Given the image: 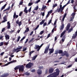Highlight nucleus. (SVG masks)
Here are the masks:
<instances>
[{
	"label": "nucleus",
	"mask_w": 77,
	"mask_h": 77,
	"mask_svg": "<svg viewBox=\"0 0 77 77\" xmlns=\"http://www.w3.org/2000/svg\"><path fill=\"white\" fill-rule=\"evenodd\" d=\"M56 71V72L50 74L47 77H57V76H58L59 75L60 71H59V69H57Z\"/></svg>",
	"instance_id": "f03ea898"
},
{
	"label": "nucleus",
	"mask_w": 77,
	"mask_h": 77,
	"mask_svg": "<svg viewBox=\"0 0 77 77\" xmlns=\"http://www.w3.org/2000/svg\"><path fill=\"white\" fill-rule=\"evenodd\" d=\"M49 51H50L49 53L48 54L50 55L52 53H53L54 52V49L53 48L49 49Z\"/></svg>",
	"instance_id": "2eb2a0df"
},
{
	"label": "nucleus",
	"mask_w": 77,
	"mask_h": 77,
	"mask_svg": "<svg viewBox=\"0 0 77 77\" xmlns=\"http://www.w3.org/2000/svg\"><path fill=\"white\" fill-rule=\"evenodd\" d=\"M46 8H47V6H46L43 5L42 9L43 11V10H44Z\"/></svg>",
	"instance_id": "bb28decb"
},
{
	"label": "nucleus",
	"mask_w": 77,
	"mask_h": 77,
	"mask_svg": "<svg viewBox=\"0 0 77 77\" xmlns=\"http://www.w3.org/2000/svg\"><path fill=\"white\" fill-rule=\"evenodd\" d=\"M35 52V51H32L29 52V55L30 56H31L32 54V53H33Z\"/></svg>",
	"instance_id": "cd10ccee"
},
{
	"label": "nucleus",
	"mask_w": 77,
	"mask_h": 77,
	"mask_svg": "<svg viewBox=\"0 0 77 77\" xmlns=\"http://www.w3.org/2000/svg\"><path fill=\"white\" fill-rule=\"evenodd\" d=\"M3 45V42H1L0 43V47H1V46H2Z\"/></svg>",
	"instance_id": "09e8293b"
},
{
	"label": "nucleus",
	"mask_w": 77,
	"mask_h": 77,
	"mask_svg": "<svg viewBox=\"0 0 77 77\" xmlns=\"http://www.w3.org/2000/svg\"><path fill=\"white\" fill-rule=\"evenodd\" d=\"M65 32H66V30H64L60 36V38H62V36L64 35V34L65 33Z\"/></svg>",
	"instance_id": "6ab92c4d"
},
{
	"label": "nucleus",
	"mask_w": 77,
	"mask_h": 77,
	"mask_svg": "<svg viewBox=\"0 0 77 77\" xmlns=\"http://www.w3.org/2000/svg\"><path fill=\"white\" fill-rule=\"evenodd\" d=\"M50 44L48 45V46H47L45 50L44 53L45 54H47L48 52V50L50 48Z\"/></svg>",
	"instance_id": "6e6552de"
},
{
	"label": "nucleus",
	"mask_w": 77,
	"mask_h": 77,
	"mask_svg": "<svg viewBox=\"0 0 77 77\" xmlns=\"http://www.w3.org/2000/svg\"><path fill=\"white\" fill-rule=\"evenodd\" d=\"M70 27H71V23H69L67 24L66 27V31H68V33H71V32L73 30V28L72 27L69 29V28H70Z\"/></svg>",
	"instance_id": "7ed1b4c3"
},
{
	"label": "nucleus",
	"mask_w": 77,
	"mask_h": 77,
	"mask_svg": "<svg viewBox=\"0 0 77 77\" xmlns=\"http://www.w3.org/2000/svg\"><path fill=\"white\" fill-rule=\"evenodd\" d=\"M35 39L34 38H31V39L28 42V43H29V44L31 43V42H32L33 41V39Z\"/></svg>",
	"instance_id": "a878e982"
},
{
	"label": "nucleus",
	"mask_w": 77,
	"mask_h": 77,
	"mask_svg": "<svg viewBox=\"0 0 77 77\" xmlns=\"http://www.w3.org/2000/svg\"><path fill=\"white\" fill-rule=\"evenodd\" d=\"M14 69V70H17V69H19V65L15 67Z\"/></svg>",
	"instance_id": "c756f323"
},
{
	"label": "nucleus",
	"mask_w": 77,
	"mask_h": 77,
	"mask_svg": "<svg viewBox=\"0 0 77 77\" xmlns=\"http://www.w3.org/2000/svg\"><path fill=\"white\" fill-rule=\"evenodd\" d=\"M37 73L38 75H41L42 74V70L40 69H38L37 70Z\"/></svg>",
	"instance_id": "dca6fc26"
},
{
	"label": "nucleus",
	"mask_w": 77,
	"mask_h": 77,
	"mask_svg": "<svg viewBox=\"0 0 77 77\" xmlns=\"http://www.w3.org/2000/svg\"><path fill=\"white\" fill-rule=\"evenodd\" d=\"M45 20H43L41 22H40V25H42V24H43L44 23V22H45Z\"/></svg>",
	"instance_id": "b1692460"
},
{
	"label": "nucleus",
	"mask_w": 77,
	"mask_h": 77,
	"mask_svg": "<svg viewBox=\"0 0 77 77\" xmlns=\"http://www.w3.org/2000/svg\"><path fill=\"white\" fill-rule=\"evenodd\" d=\"M74 2V0H71V3H73Z\"/></svg>",
	"instance_id": "774afa93"
},
{
	"label": "nucleus",
	"mask_w": 77,
	"mask_h": 77,
	"mask_svg": "<svg viewBox=\"0 0 77 77\" xmlns=\"http://www.w3.org/2000/svg\"><path fill=\"white\" fill-rule=\"evenodd\" d=\"M4 53H5V52H2L0 54V56H3V54H4Z\"/></svg>",
	"instance_id": "79ce46f5"
},
{
	"label": "nucleus",
	"mask_w": 77,
	"mask_h": 77,
	"mask_svg": "<svg viewBox=\"0 0 77 77\" xmlns=\"http://www.w3.org/2000/svg\"><path fill=\"white\" fill-rule=\"evenodd\" d=\"M52 11H53V10H51L50 11H49L48 12V14H51V13H52Z\"/></svg>",
	"instance_id": "a18cd8bd"
},
{
	"label": "nucleus",
	"mask_w": 77,
	"mask_h": 77,
	"mask_svg": "<svg viewBox=\"0 0 77 77\" xmlns=\"http://www.w3.org/2000/svg\"><path fill=\"white\" fill-rule=\"evenodd\" d=\"M33 63H29L26 66V68H32V66L33 65Z\"/></svg>",
	"instance_id": "1a4fd4ad"
},
{
	"label": "nucleus",
	"mask_w": 77,
	"mask_h": 77,
	"mask_svg": "<svg viewBox=\"0 0 77 77\" xmlns=\"http://www.w3.org/2000/svg\"><path fill=\"white\" fill-rule=\"evenodd\" d=\"M5 37L6 40H8V39H9V35H6L5 36Z\"/></svg>",
	"instance_id": "412c9836"
},
{
	"label": "nucleus",
	"mask_w": 77,
	"mask_h": 77,
	"mask_svg": "<svg viewBox=\"0 0 77 77\" xmlns=\"http://www.w3.org/2000/svg\"><path fill=\"white\" fill-rule=\"evenodd\" d=\"M21 49H22V47H20V48H17L16 50H20Z\"/></svg>",
	"instance_id": "72a5a7b5"
},
{
	"label": "nucleus",
	"mask_w": 77,
	"mask_h": 77,
	"mask_svg": "<svg viewBox=\"0 0 77 77\" xmlns=\"http://www.w3.org/2000/svg\"><path fill=\"white\" fill-rule=\"evenodd\" d=\"M8 44H9V43L8 42H5L4 43V44L5 45H8Z\"/></svg>",
	"instance_id": "4d7b16f0"
},
{
	"label": "nucleus",
	"mask_w": 77,
	"mask_h": 77,
	"mask_svg": "<svg viewBox=\"0 0 77 77\" xmlns=\"http://www.w3.org/2000/svg\"><path fill=\"white\" fill-rule=\"evenodd\" d=\"M58 53L59 54H60L61 56H62L63 57V56H66V57H68L69 56V54L68 52V51H65L63 52V51L62 50H59Z\"/></svg>",
	"instance_id": "f257e3e1"
},
{
	"label": "nucleus",
	"mask_w": 77,
	"mask_h": 77,
	"mask_svg": "<svg viewBox=\"0 0 77 77\" xmlns=\"http://www.w3.org/2000/svg\"><path fill=\"white\" fill-rule=\"evenodd\" d=\"M62 10V8H60L59 9L57 8L56 10H55L54 12V13H56L57 12H62V11H61Z\"/></svg>",
	"instance_id": "9b49d317"
},
{
	"label": "nucleus",
	"mask_w": 77,
	"mask_h": 77,
	"mask_svg": "<svg viewBox=\"0 0 77 77\" xmlns=\"http://www.w3.org/2000/svg\"><path fill=\"white\" fill-rule=\"evenodd\" d=\"M77 34L75 33V34H73V35L72 36V39H75L76 37H77Z\"/></svg>",
	"instance_id": "aec40b11"
},
{
	"label": "nucleus",
	"mask_w": 77,
	"mask_h": 77,
	"mask_svg": "<svg viewBox=\"0 0 77 77\" xmlns=\"http://www.w3.org/2000/svg\"><path fill=\"white\" fill-rule=\"evenodd\" d=\"M23 1H21L19 4V5H23Z\"/></svg>",
	"instance_id": "58836bf2"
},
{
	"label": "nucleus",
	"mask_w": 77,
	"mask_h": 77,
	"mask_svg": "<svg viewBox=\"0 0 77 77\" xmlns=\"http://www.w3.org/2000/svg\"><path fill=\"white\" fill-rule=\"evenodd\" d=\"M67 6V5L66 4L62 7V10L61 11V12H62V11H63V10L64 9V8H65V7H66V6Z\"/></svg>",
	"instance_id": "c85d7f7f"
},
{
	"label": "nucleus",
	"mask_w": 77,
	"mask_h": 77,
	"mask_svg": "<svg viewBox=\"0 0 77 77\" xmlns=\"http://www.w3.org/2000/svg\"><path fill=\"white\" fill-rule=\"evenodd\" d=\"M32 8V7H30L29 9L28 10V11L29 12H30L31 11V9Z\"/></svg>",
	"instance_id": "864d4df0"
},
{
	"label": "nucleus",
	"mask_w": 77,
	"mask_h": 77,
	"mask_svg": "<svg viewBox=\"0 0 77 77\" xmlns=\"http://www.w3.org/2000/svg\"><path fill=\"white\" fill-rule=\"evenodd\" d=\"M39 25H37V27L34 29L35 30H37V29H38L39 28Z\"/></svg>",
	"instance_id": "f704fd0d"
},
{
	"label": "nucleus",
	"mask_w": 77,
	"mask_h": 77,
	"mask_svg": "<svg viewBox=\"0 0 77 77\" xmlns=\"http://www.w3.org/2000/svg\"><path fill=\"white\" fill-rule=\"evenodd\" d=\"M37 56H38V55H36L35 56H34L32 59V60H35L36 59V58L37 57Z\"/></svg>",
	"instance_id": "4be33fe9"
},
{
	"label": "nucleus",
	"mask_w": 77,
	"mask_h": 77,
	"mask_svg": "<svg viewBox=\"0 0 77 77\" xmlns=\"http://www.w3.org/2000/svg\"><path fill=\"white\" fill-rule=\"evenodd\" d=\"M5 29H5V28H3L2 30V32H4L5 30Z\"/></svg>",
	"instance_id": "de8ad7c7"
},
{
	"label": "nucleus",
	"mask_w": 77,
	"mask_h": 77,
	"mask_svg": "<svg viewBox=\"0 0 77 77\" xmlns=\"http://www.w3.org/2000/svg\"><path fill=\"white\" fill-rule=\"evenodd\" d=\"M17 62L16 60H14L8 63H7L6 64L4 65H3L1 66V67H3V66H7L8 65H9V64L11 63H14V62Z\"/></svg>",
	"instance_id": "423d86ee"
},
{
	"label": "nucleus",
	"mask_w": 77,
	"mask_h": 77,
	"mask_svg": "<svg viewBox=\"0 0 77 77\" xmlns=\"http://www.w3.org/2000/svg\"><path fill=\"white\" fill-rule=\"evenodd\" d=\"M17 51L16 49L14 48L13 50L12 51V52H13V53H15Z\"/></svg>",
	"instance_id": "e433bc0d"
},
{
	"label": "nucleus",
	"mask_w": 77,
	"mask_h": 77,
	"mask_svg": "<svg viewBox=\"0 0 77 77\" xmlns=\"http://www.w3.org/2000/svg\"><path fill=\"white\" fill-rule=\"evenodd\" d=\"M33 31H32V32H31L30 34V36L32 35L33 34Z\"/></svg>",
	"instance_id": "0e129e2a"
},
{
	"label": "nucleus",
	"mask_w": 77,
	"mask_h": 77,
	"mask_svg": "<svg viewBox=\"0 0 77 77\" xmlns=\"http://www.w3.org/2000/svg\"><path fill=\"white\" fill-rule=\"evenodd\" d=\"M75 2V6H74L73 8L74 9V12L75 13H73L72 14V16H74L75 15V12H77V10H76V8H75V7L77 6V0H75V1H74Z\"/></svg>",
	"instance_id": "20e7f679"
},
{
	"label": "nucleus",
	"mask_w": 77,
	"mask_h": 77,
	"mask_svg": "<svg viewBox=\"0 0 77 77\" xmlns=\"http://www.w3.org/2000/svg\"><path fill=\"white\" fill-rule=\"evenodd\" d=\"M56 23H57V22L55 20L54 22V26H56Z\"/></svg>",
	"instance_id": "69168bd1"
},
{
	"label": "nucleus",
	"mask_w": 77,
	"mask_h": 77,
	"mask_svg": "<svg viewBox=\"0 0 77 77\" xmlns=\"http://www.w3.org/2000/svg\"><path fill=\"white\" fill-rule=\"evenodd\" d=\"M28 41H29V39H26V42H25V44H26V43H27V42H28Z\"/></svg>",
	"instance_id": "338daca9"
},
{
	"label": "nucleus",
	"mask_w": 77,
	"mask_h": 77,
	"mask_svg": "<svg viewBox=\"0 0 77 77\" xmlns=\"http://www.w3.org/2000/svg\"><path fill=\"white\" fill-rule=\"evenodd\" d=\"M9 73H5L1 75L0 77H8L7 76L9 75Z\"/></svg>",
	"instance_id": "ddd939ff"
},
{
	"label": "nucleus",
	"mask_w": 77,
	"mask_h": 77,
	"mask_svg": "<svg viewBox=\"0 0 77 77\" xmlns=\"http://www.w3.org/2000/svg\"><path fill=\"white\" fill-rule=\"evenodd\" d=\"M51 21H52V20H50L49 21L48 23V25H49V24H50L51 23Z\"/></svg>",
	"instance_id": "473e14b6"
},
{
	"label": "nucleus",
	"mask_w": 77,
	"mask_h": 77,
	"mask_svg": "<svg viewBox=\"0 0 77 77\" xmlns=\"http://www.w3.org/2000/svg\"><path fill=\"white\" fill-rule=\"evenodd\" d=\"M38 6H37L35 8V10H36V11H37V10L38 9Z\"/></svg>",
	"instance_id": "e2e57ef3"
},
{
	"label": "nucleus",
	"mask_w": 77,
	"mask_h": 77,
	"mask_svg": "<svg viewBox=\"0 0 77 77\" xmlns=\"http://www.w3.org/2000/svg\"><path fill=\"white\" fill-rule=\"evenodd\" d=\"M65 19L64 18H63L61 21V24L62 25L61 26V28L60 30H63V28H64V25L63 24V22L64 21V20Z\"/></svg>",
	"instance_id": "0eeeda50"
},
{
	"label": "nucleus",
	"mask_w": 77,
	"mask_h": 77,
	"mask_svg": "<svg viewBox=\"0 0 77 77\" xmlns=\"http://www.w3.org/2000/svg\"><path fill=\"white\" fill-rule=\"evenodd\" d=\"M26 50H27L26 48H25L24 49L23 48V51H26Z\"/></svg>",
	"instance_id": "680f3d73"
},
{
	"label": "nucleus",
	"mask_w": 77,
	"mask_h": 77,
	"mask_svg": "<svg viewBox=\"0 0 77 77\" xmlns=\"http://www.w3.org/2000/svg\"><path fill=\"white\" fill-rule=\"evenodd\" d=\"M7 29H9L11 28V24H10L9 22H7Z\"/></svg>",
	"instance_id": "f3484780"
},
{
	"label": "nucleus",
	"mask_w": 77,
	"mask_h": 77,
	"mask_svg": "<svg viewBox=\"0 0 77 77\" xmlns=\"http://www.w3.org/2000/svg\"><path fill=\"white\" fill-rule=\"evenodd\" d=\"M50 34H49L48 35V36L47 37V38H49V37H50Z\"/></svg>",
	"instance_id": "bf43d9fd"
},
{
	"label": "nucleus",
	"mask_w": 77,
	"mask_h": 77,
	"mask_svg": "<svg viewBox=\"0 0 77 77\" xmlns=\"http://www.w3.org/2000/svg\"><path fill=\"white\" fill-rule=\"evenodd\" d=\"M19 26H20L22 24V23L21 21H20V22H19L18 24Z\"/></svg>",
	"instance_id": "2f4dec72"
},
{
	"label": "nucleus",
	"mask_w": 77,
	"mask_h": 77,
	"mask_svg": "<svg viewBox=\"0 0 77 77\" xmlns=\"http://www.w3.org/2000/svg\"><path fill=\"white\" fill-rule=\"evenodd\" d=\"M23 11L25 12V14H27L28 13V11L27 10H24Z\"/></svg>",
	"instance_id": "3c124183"
},
{
	"label": "nucleus",
	"mask_w": 77,
	"mask_h": 77,
	"mask_svg": "<svg viewBox=\"0 0 77 77\" xmlns=\"http://www.w3.org/2000/svg\"><path fill=\"white\" fill-rule=\"evenodd\" d=\"M41 49V47H40L39 45H36L35 46L34 48V49H37V51H39V50Z\"/></svg>",
	"instance_id": "9d476101"
},
{
	"label": "nucleus",
	"mask_w": 77,
	"mask_h": 77,
	"mask_svg": "<svg viewBox=\"0 0 77 77\" xmlns=\"http://www.w3.org/2000/svg\"><path fill=\"white\" fill-rule=\"evenodd\" d=\"M48 73V69H46L45 71V74H47Z\"/></svg>",
	"instance_id": "c03bdc74"
},
{
	"label": "nucleus",
	"mask_w": 77,
	"mask_h": 77,
	"mask_svg": "<svg viewBox=\"0 0 77 77\" xmlns=\"http://www.w3.org/2000/svg\"><path fill=\"white\" fill-rule=\"evenodd\" d=\"M3 19L4 20L2 21V23H5L6 21H8L7 20V16L6 15L3 18Z\"/></svg>",
	"instance_id": "4468645a"
},
{
	"label": "nucleus",
	"mask_w": 77,
	"mask_h": 77,
	"mask_svg": "<svg viewBox=\"0 0 77 77\" xmlns=\"http://www.w3.org/2000/svg\"><path fill=\"white\" fill-rule=\"evenodd\" d=\"M33 3L29 2L28 4V6H30L31 5H32Z\"/></svg>",
	"instance_id": "c9c22d12"
},
{
	"label": "nucleus",
	"mask_w": 77,
	"mask_h": 77,
	"mask_svg": "<svg viewBox=\"0 0 77 77\" xmlns=\"http://www.w3.org/2000/svg\"><path fill=\"white\" fill-rule=\"evenodd\" d=\"M7 5V4H6L5 5H4L3 6H2V8H1L0 10V12H2V10H3V9H4L5 8V7Z\"/></svg>",
	"instance_id": "a211bd4d"
},
{
	"label": "nucleus",
	"mask_w": 77,
	"mask_h": 77,
	"mask_svg": "<svg viewBox=\"0 0 77 77\" xmlns=\"http://www.w3.org/2000/svg\"><path fill=\"white\" fill-rule=\"evenodd\" d=\"M53 71H54V69L53 68H51L49 69L48 73L49 74H51V73H53Z\"/></svg>",
	"instance_id": "f8f14e48"
},
{
	"label": "nucleus",
	"mask_w": 77,
	"mask_h": 77,
	"mask_svg": "<svg viewBox=\"0 0 77 77\" xmlns=\"http://www.w3.org/2000/svg\"><path fill=\"white\" fill-rule=\"evenodd\" d=\"M20 37L19 36L18 37L17 40V42H18L20 41Z\"/></svg>",
	"instance_id": "603ef678"
},
{
	"label": "nucleus",
	"mask_w": 77,
	"mask_h": 77,
	"mask_svg": "<svg viewBox=\"0 0 77 77\" xmlns=\"http://www.w3.org/2000/svg\"><path fill=\"white\" fill-rule=\"evenodd\" d=\"M17 15H16V13L14 12V15H13V18H15V16Z\"/></svg>",
	"instance_id": "a19ab883"
},
{
	"label": "nucleus",
	"mask_w": 77,
	"mask_h": 77,
	"mask_svg": "<svg viewBox=\"0 0 77 77\" xmlns=\"http://www.w3.org/2000/svg\"><path fill=\"white\" fill-rule=\"evenodd\" d=\"M22 14H23V12H22V11H21L20 13H19V16H20V17H21Z\"/></svg>",
	"instance_id": "ea45409f"
},
{
	"label": "nucleus",
	"mask_w": 77,
	"mask_h": 77,
	"mask_svg": "<svg viewBox=\"0 0 77 77\" xmlns=\"http://www.w3.org/2000/svg\"><path fill=\"white\" fill-rule=\"evenodd\" d=\"M66 13H65L63 16V18H65V17H66Z\"/></svg>",
	"instance_id": "37998d69"
},
{
	"label": "nucleus",
	"mask_w": 77,
	"mask_h": 77,
	"mask_svg": "<svg viewBox=\"0 0 77 77\" xmlns=\"http://www.w3.org/2000/svg\"><path fill=\"white\" fill-rule=\"evenodd\" d=\"M41 0H38L37 1L35 2V3L36 4H37V3H38L39 2H40Z\"/></svg>",
	"instance_id": "49530a36"
},
{
	"label": "nucleus",
	"mask_w": 77,
	"mask_h": 77,
	"mask_svg": "<svg viewBox=\"0 0 77 77\" xmlns=\"http://www.w3.org/2000/svg\"><path fill=\"white\" fill-rule=\"evenodd\" d=\"M70 1H71V0H69L68 2L66 5H69V4H70Z\"/></svg>",
	"instance_id": "4c0bfd02"
},
{
	"label": "nucleus",
	"mask_w": 77,
	"mask_h": 77,
	"mask_svg": "<svg viewBox=\"0 0 77 77\" xmlns=\"http://www.w3.org/2000/svg\"><path fill=\"white\" fill-rule=\"evenodd\" d=\"M3 37H4V36H1L0 37V39H1V40H3V39H2V38H3Z\"/></svg>",
	"instance_id": "8fccbe9b"
},
{
	"label": "nucleus",
	"mask_w": 77,
	"mask_h": 77,
	"mask_svg": "<svg viewBox=\"0 0 77 77\" xmlns=\"http://www.w3.org/2000/svg\"><path fill=\"white\" fill-rule=\"evenodd\" d=\"M44 33V31H41L40 33V35H42Z\"/></svg>",
	"instance_id": "5fc2aeb1"
},
{
	"label": "nucleus",
	"mask_w": 77,
	"mask_h": 77,
	"mask_svg": "<svg viewBox=\"0 0 77 77\" xmlns=\"http://www.w3.org/2000/svg\"><path fill=\"white\" fill-rule=\"evenodd\" d=\"M10 8H11V7H10V6H9L8 8L6 9L5 10H4L3 11L5 12V11H8L9 10V9H10Z\"/></svg>",
	"instance_id": "393cba45"
},
{
	"label": "nucleus",
	"mask_w": 77,
	"mask_h": 77,
	"mask_svg": "<svg viewBox=\"0 0 77 77\" xmlns=\"http://www.w3.org/2000/svg\"><path fill=\"white\" fill-rule=\"evenodd\" d=\"M19 23V20H17L16 21V24H18V23Z\"/></svg>",
	"instance_id": "13d9d810"
},
{
	"label": "nucleus",
	"mask_w": 77,
	"mask_h": 77,
	"mask_svg": "<svg viewBox=\"0 0 77 77\" xmlns=\"http://www.w3.org/2000/svg\"><path fill=\"white\" fill-rule=\"evenodd\" d=\"M29 28L28 27H27L26 29V30H25V32H24V33H26V32H27L29 31Z\"/></svg>",
	"instance_id": "5701e85b"
},
{
	"label": "nucleus",
	"mask_w": 77,
	"mask_h": 77,
	"mask_svg": "<svg viewBox=\"0 0 77 77\" xmlns=\"http://www.w3.org/2000/svg\"><path fill=\"white\" fill-rule=\"evenodd\" d=\"M47 25V23L45 22L44 23L43 26H45Z\"/></svg>",
	"instance_id": "6e6d98bb"
},
{
	"label": "nucleus",
	"mask_w": 77,
	"mask_h": 77,
	"mask_svg": "<svg viewBox=\"0 0 77 77\" xmlns=\"http://www.w3.org/2000/svg\"><path fill=\"white\" fill-rule=\"evenodd\" d=\"M24 66L23 65H19V72H23L24 71Z\"/></svg>",
	"instance_id": "39448f33"
},
{
	"label": "nucleus",
	"mask_w": 77,
	"mask_h": 77,
	"mask_svg": "<svg viewBox=\"0 0 77 77\" xmlns=\"http://www.w3.org/2000/svg\"><path fill=\"white\" fill-rule=\"evenodd\" d=\"M57 6V4H55L54 5H53V8H54L55 7Z\"/></svg>",
	"instance_id": "7c9ffc66"
},
{
	"label": "nucleus",
	"mask_w": 77,
	"mask_h": 77,
	"mask_svg": "<svg viewBox=\"0 0 77 77\" xmlns=\"http://www.w3.org/2000/svg\"><path fill=\"white\" fill-rule=\"evenodd\" d=\"M44 15H45V12H43L42 14V15L43 17H44Z\"/></svg>",
	"instance_id": "052dcab7"
}]
</instances>
